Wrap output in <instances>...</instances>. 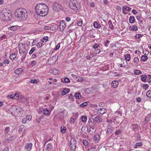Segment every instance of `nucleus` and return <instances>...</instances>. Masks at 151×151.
Masks as SVG:
<instances>
[{
	"label": "nucleus",
	"mask_w": 151,
	"mask_h": 151,
	"mask_svg": "<svg viewBox=\"0 0 151 151\" xmlns=\"http://www.w3.org/2000/svg\"><path fill=\"white\" fill-rule=\"evenodd\" d=\"M134 62L137 63L139 62V59L137 57H135L134 59Z\"/></svg>",
	"instance_id": "nucleus-57"
},
{
	"label": "nucleus",
	"mask_w": 151,
	"mask_h": 151,
	"mask_svg": "<svg viewBox=\"0 0 151 151\" xmlns=\"http://www.w3.org/2000/svg\"><path fill=\"white\" fill-rule=\"evenodd\" d=\"M16 55L15 53L12 54L10 56V57L11 59H14L16 58Z\"/></svg>",
	"instance_id": "nucleus-37"
},
{
	"label": "nucleus",
	"mask_w": 151,
	"mask_h": 151,
	"mask_svg": "<svg viewBox=\"0 0 151 151\" xmlns=\"http://www.w3.org/2000/svg\"><path fill=\"white\" fill-rule=\"evenodd\" d=\"M37 6L38 4H36V6L35 7L34 9L32 11V12L34 14V17L37 20L38 19V11H37Z\"/></svg>",
	"instance_id": "nucleus-9"
},
{
	"label": "nucleus",
	"mask_w": 151,
	"mask_h": 151,
	"mask_svg": "<svg viewBox=\"0 0 151 151\" xmlns=\"http://www.w3.org/2000/svg\"><path fill=\"white\" fill-rule=\"evenodd\" d=\"M30 82L32 83H35L37 82V81L35 79H31L29 81Z\"/></svg>",
	"instance_id": "nucleus-52"
},
{
	"label": "nucleus",
	"mask_w": 151,
	"mask_h": 151,
	"mask_svg": "<svg viewBox=\"0 0 151 151\" xmlns=\"http://www.w3.org/2000/svg\"><path fill=\"white\" fill-rule=\"evenodd\" d=\"M87 105V103L86 102H85L81 104L80 106L82 107H83L86 106Z\"/></svg>",
	"instance_id": "nucleus-49"
},
{
	"label": "nucleus",
	"mask_w": 151,
	"mask_h": 151,
	"mask_svg": "<svg viewBox=\"0 0 151 151\" xmlns=\"http://www.w3.org/2000/svg\"><path fill=\"white\" fill-rule=\"evenodd\" d=\"M23 44L22 43H20L19 44V52L21 54L23 55V58H21V60H23L25 58L26 55L27 53V50L24 47H21V46H23Z\"/></svg>",
	"instance_id": "nucleus-3"
},
{
	"label": "nucleus",
	"mask_w": 151,
	"mask_h": 151,
	"mask_svg": "<svg viewBox=\"0 0 151 151\" xmlns=\"http://www.w3.org/2000/svg\"><path fill=\"white\" fill-rule=\"evenodd\" d=\"M143 53L145 55H147L149 53V52L147 50H145L144 51H143Z\"/></svg>",
	"instance_id": "nucleus-62"
},
{
	"label": "nucleus",
	"mask_w": 151,
	"mask_h": 151,
	"mask_svg": "<svg viewBox=\"0 0 151 151\" xmlns=\"http://www.w3.org/2000/svg\"><path fill=\"white\" fill-rule=\"evenodd\" d=\"M48 37L46 36H44L42 39H41V41L42 42H44V41L43 40H44L46 41V42L48 40Z\"/></svg>",
	"instance_id": "nucleus-39"
},
{
	"label": "nucleus",
	"mask_w": 151,
	"mask_h": 151,
	"mask_svg": "<svg viewBox=\"0 0 151 151\" xmlns=\"http://www.w3.org/2000/svg\"><path fill=\"white\" fill-rule=\"evenodd\" d=\"M142 99L141 98L139 97H137L136 98V101L138 102H140L142 101Z\"/></svg>",
	"instance_id": "nucleus-63"
},
{
	"label": "nucleus",
	"mask_w": 151,
	"mask_h": 151,
	"mask_svg": "<svg viewBox=\"0 0 151 151\" xmlns=\"http://www.w3.org/2000/svg\"><path fill=\"white\" fill-rule=\"evenodd\" d=\"M146 96L148 98H151V91L149 90L146 93Z\"/></svg>",
	"instance_id": "nucleus-38"
},
{
	"label": "nucleus",
	"mask_w": 151,
	"mask_h": 151,
	"mask_svg": "<svg viewBox=\"0 0 151 151\" xmlns=\"http://www.w3.org/2000/svg\"><path fill=\"white\" fill-rule=\"evenodd\" d=\"M107 131L106 132V133L108 134H111L113 132V127L111 126H109L107 127Z\"/></svg>",
	"instance_id": "nucleus-13"
},
{
	"label": "nucleus",
	"mask_w": 151,
	"mask_h": 151,
	"mask_svg": "<svg viewBox=\"0 0 151 151\" xmlns=\"http://www.w3.org/2000/svg\"><path fill=\"white\" fill-rule=\"evenodd\" d=\"M9 127H7L4 130L5 134H7L8 133V132L9 131Z\"/></svg>",
	"instance_id": "nucleus-48"
},
{
	"label": "nucleus",
	"mask_w": 151,
	"mask_h": 151,
	"mask_svg": "<svg viewBox=\"0 0 151 151\" xmlns=\"http://www.w3.org/2000/svg\"><path fill=\"white\" fill-rule=\"evenodd\" d=\"M130 128L137 133L139 132V130L140 129V127L137 124H132L131 125Z\"/></svg>",
	"instance_id": "nucleus-6"
},
{
	"label": "nucleus",
	"mask_w": 151,
	"mask_h": 151,
	"mask_svg": "<svg viewBox=\"0 0 151 151\" xmlns=\"http://www.w3.org/2000/svg\"><path fill=\"white\" fill-rule=\"evenodd\" d=\"M108 23L109 25V26L110 27V29H113L114 28V25L112 23V22L111 20H109L108 22Z\"/></svg>",
	"instance_id": "nucleus-26"
},
{
	"label": "nucleus",
	"mask_w": 151,
	"mask_h": 151,
	"mask_svg": "<svg viewBox=\"0 0 151 151\" xmlns=\"http://www.w3.org/2000/svg\"><path fill=\"white\" fill-rule=\"evenodd\" d=\"M93 26L94 27L99 29L101 27V25L97 22H94L93 23Z\"/></svg>",
	"instance_id": "nucleus-20"
},
{
	"label": "nucleus",
	"mask_w": 151,
	"mask_h": 151,
	"mask_svg": "<svg viewBox=\"0 0 151 151\" xmlns=\"http://www.w3.org/2000/svg\"><path fill=\"white\" fill-rule=\"evenodd\" d=\"M83 144L85 146H86L88 145V141L87 140L85 139V140H83Z\"/></svg>",
	"instance_id": "nucleus-50"
},
{
	"label": "nucleus",
	"mask_w": 151,
	"mask_h": 151,
	"mask_svg": "<svg viewBox=\"0 0 151 151\" xmlns=\"http://www.w3.org/2000/svg\"><path fill=\"white\" fill-rule=\"evenodd\" d=\"M12 12L9 11L8 12H3L1 15L2 18L4 19V20L5 21H10L12 18Z\"/></svg>",
	"instance_id": "nucleus-4"
},
{
	"label": "nucleus",
	"mask_w": 151,
	"mask_h": 151,
	"mask_svg": "<svg viewBox=\"0 0 151 151\" xmlns=\"http://www.w3.org/2000/svg\"><path fill=\"white\" fill-rule=\"evenodd\" d=\"M35 49L36 48L35 47H33L32 48L29 52V54L31 55L32 54L33 52L35 50Z\"/></svg>",
	"instance_id": "nucleus-45"
},
{
	"label": "nucleus",
	"mask_w": 151,
	"mask_h": 151,
	"mask_svg": "<svg viewBox=\"0 0 151 151\" xmlns=\"http://www.w3.org/2000/svg\"><path fill=\"white\" fill-rule=\"evenodd\" d=\"M48 12V9H46L45 11H42L40 10V14H38V15L41 17H44L46 16Z\"/></svg>",
	"instance_id": "nucleus-12"
},
{
	"label": "nucleus",
	"mask_w": 151,
	"mask_h": 151,
	"mask_svg": "<svg viewBox=\"0 0 151 151\" xmlns=\"http://www.w3.org/2000/svg\"><path fill=\"white\" fill-rule=\"evenodd\" d=\"M89 130L90 131H92L93 132H95L96 130V127H89Z\"/></svg>",
	"instance_id": "nucleus-43"
},
{
	"label": "nucleus",
	"mask_w": 151,
	"mask_h": 151,
	"mask_svg": "<svg viewBox=\"0 0 151 151\" xmlns=\"http://www.w3.org/2000/svg\"><path fill=\"white\" fill-rule=\"evenodd\" d=\"M130 27L132 30L136 31L138 29L137 26L136 25L133 26L132 27L130 26Z\"/></svg>",
	"instance_id": "nucleus-33"
},
{
	"label": "nucleus",
	"mask_w": 151,
	"mask_h": 151,
	"mask_svg": "<svg viewBox=\"0 0 151 151\" xmlns=\"http://www.w3.org/2000/svg\"><path fill=\"white\" fill-rule=\"evenodd\" d=\"M66 128L65 127H64L63 128L61 127L60 130L61 132L63 133H65L66 131Z\"/></svg>",
	"instance_id": "nucleus-53"
},
{
	"label": "nucleus",
	"mask_w": 151,
	"mask_h": 151,
	"mask_svg": "<svg viewBox=\"0 0 151 151\" xmlns=\"http://www.w3.org/2000/svg\"><path fill=\"white\" fill-rule=\"evenodd\" d=\"M32 118V116L31 115H28L26 116V119L27 120H28L29 121H30Z\"/></svg>",
	"instance_id": "nucleus-46"
},
{
	"label": "nucleus",
	"mask_w": 151,
	"mask_h": 151,
	"mask_svg": "<svg viewBox=\"0 0 151 151\" xmlns=\"http://www.w3.org/2000/svg\"><path fill=\"white\" fill-rule=\"evenodd\" d=\"M129 21L130 23H133L135 21L134 17L132 16H130L129 19Z\"/></svg>",
	"instance_id": "nucleus-24"
},
{
	"label": "nucleus",
	"mask_w": 151,
	"mask_h": 151,
	"mask_svg": "<svg viewBox=\"0 0 151 151\" xmlns=\"http://www.w3.org/2000/svg\"><path fill=\"white\" fill-rule=\"evenodd\" d=\"M106 111V109L104 108H100L98 110V112L102 114H103L105 113Z\"/></svg>",
	"instance_id": "nucleus-18"
},
{
	"label": "nucleus",
	"mask_w": 151,
	"mask_h": 151,
	"mask_svg": "<svg viewBox=\"0 0 151 151\" xmlns=\"http://www.w3.org/2000/svg\"><path fill=\"white\" fill-rule=\"evenodd\" d=\"M83 24V21L82 20H80L77 22V25L79 26H81Z\"/></svg>",
	"instance_id": "nucleus-55"
},
{
	"label": "nucleus",
	"mask_w": 151,
	"mask_h": 151,
	"mask_svg": "<svg viewBox=\"0 0 151 151\" xmlns=\"http://www.w3.org/2000/svg\"><path fill=\"white\" fill-rule=\"evenodd\" d=\"M19 28V27L18 26H12L10 27V29L12 31H15Z\"/></svg>",
	"instance_id": "nucleus-16"
},
{
	"label": "nucleus",
	"mask_w": 151,
	"mask_h": 151,
	"mask_svg": "<svg viewBox=\"0 0 151 151\" xmlns=\"http://www.w3.org/2000/svg\"><path fill=\"white\" fill-rule=\"evenodd\" d=\"M134 73L137 75H139L142 73V72L141 71L139 70H135L134 71Z\"/></svg>",
	"instance_id": "nucleus-47"
},
{
	"label": "nucleus",
	"mask_w": 151,
	"mask_h": 151,
	"mask_svg": "<svg viewBox=\"0 0 151 151\" xmlns=\"http://www.w3.org/2000/svg\"><path fill=\"white\" fill-rule=\"evenodd\" d=\"M60 43H59L56 46V47L55 48L54 50H58L60 47Z\"/></svg>",
	"instance_id": "nucleus-58"
},
{
	"label": "nucleus",
	"mask_w": 151,
	"mask_h": 151,
	"mask_svg": "<svg viewBox=\"0 0 151 151\" xmlns=\"http://www.w3.org/2000/svg\"><path fill=\"white\" fill-rule=\"evenodd\" d=\"M53 9L55 11L59 12L63 9V6L59 3L55 2L52 6Z\"/></svg>",
	"instance_id": "nucleus-5"
},
{
	"label": "nucleus",
	"mask_w": 151,
	"mask_h": 151,
	"mask_svg": "<svg viewBox=\"0 0 151 151\" xmlns=\"http://www.w3.org/2000/svg\"><path fill=\"white\" fill-rule=\"evenodd\" d=\"M93 56L94 55L93 54L91 53L90 54L89 56H86V58L87 60H90L93 57Z\"/></svg>",
	"instance_id": "nucleus-32"
},
{
	"label": "nucleus",
	"mask_w": 151,
	"mask_h": 151,
	"mask_svg": "<svg viewBox=\"0 0 151 151\" xmlns=\"http://www.w3.org/2000/svg\"><path fill=\"white\" fill-rule=\"evenodd\" d=\"M28 14L27 10L22 8L18 9L15 12V15L19 18L20 20L24 21L26 19Z\"/></svg>",
	"instance_id": "nucleus-1"
},
{
	"label": "nucleus",
	"mask_w": 151,
	"mask_h": 151,
	"mask_svg": "<svg viewBox=\"0 0 151 151\" xmlns=\"http://www.w3.org/2000/svg\"><path fill=\"white\" fill-rule=\"evenodd\" d=\"M74 96L76 99H79L81 98V96L80 93H77L75 94Z\"/></svg>",
	"instance_id": "nucleus-29"
},
{
	"label": "nucleus",
	"mask_w": 151,
	"mask_h": 151,
	"mask_svg": "<svg viewBox=\"0 0 151 151\" xmlns=\"http://www.w3.org/2000/svg\"><path fill=\"white\" fill-rule=\"evenodd\" d=\"M32 147V143L27 144L25 145V148L28 151H29L31 149Z\"/></svg>",
	"instance_id": "nucleus-19"
},
{
	"label": "nucleus",
	"mask_w": 151,
	"mask_h": 151,
	"mask_svg": "<svg viewBox=\"0 0 151 151\" xmlns=\"http://www.w3.org/2000/svg\"><path fill=\"white\" fill-rule=\"evenodd\" d=\"M52 148L51 145L50 143H48L46 146V150L47 151H50Z\"/></svg>",
	"instance_id": "nucleus-28"
},
{
	"label": "nucleus",
	"mask_w": 151,
	"mask_h": 151,
	"mask_svg": "<svg viewBox=\"0 0 151 151\" xmlns=\"http://www.w3.org/2000/svg\"><path fill=\"white\" fill-rule=\"evenodd\" d=\"M71 76L74 79H76V80H77L78 78V76H77L76 75H75L73 74H72Z\"/></svg>",
	"instance_id": "nucleus-61"
},
{
	"label": "nucleus",
	"mask_w": 151,
	"mask_h": 151,
	"mask_svg": "<svg viewBox=\"0 0 151 151\" xmlns=\"http://www.w3.org/2000/svg\"><path fill=\"white\" fill-rule=\"evenodd\" d=\"M64 81L66 83H69L70 82V80L67 77H65V78Z\"/></svg>",
	"instance_id": "nucleus-54"
},
{
	"label": "nucleus",
	"mask_w": 151,
	"mask_h": 151,
	"mask_svg": "<svg viewBox=\"0 0 151 151\" xmlns=\"http://www.w3.org/2000/svg\"><path fill=\"white\" fill-rule=\"evenodd\" d=\"M40 110H42L43 111V114L47 116H49L50 115V110L47 109H44L43 110V108H40Z\"/></svg>",
	"instance_id": "nucleus-11"
},
{
	"label": "nucleus",
	"mask_w": 151,
	"mask_h": 151,
	"mask_svg": "<svg viewBox=\"0 0 151 151\" xmlns=\"http://www.w3.org/2000/svg\"><path fill=\"white\" fill-rule=\"evenodd\" d=\"M122 132L121 130L119 129L116 132L115 134L116 135H119L122 133Z\"/></svg>",
	"instance_id": "nucleus-40"
},
{
	"label": "nucleus",
	"mask_w": 151,
	"mask_h": 151,
	"mask_svg": "<svg viewBox=\"0 0 151 151\" xmlns=\"http://www.w3.org/2000/svg\"><path fill=\"white\" fill-rule=\"evenodd\" d=\"M70 147L71 149L75 150L76 147V141L74 139H72L70 140Z\"/></svg>",
	"instance_id": "nucleus-8"
},
{
	"label": "nucleus",
	"mask_w": 151,
	"mask_h": 151,
	"mask_svg": "<svg viewBox=\"0 0 151 151\" xmlns=\"http://www.w3.org/2000/svg\"><path fill=\"white\" fill-rule=\"evenodd\" d=\"M88 124H89V127H96V125H95V124L92 122L91 121L89 120L88 121Z\"/></svg>",
	"instance_id": "nucleus-25"
},
{
	"label": "nucleus",
	"mask_w": 151,
	"mask_h": 151,
	"mask_svg": "<svg viewBox=\"0 0 151 151\" xmlns=\"http://www.w3.org/2000/svg\"><path fill=\"white\" fill-rule=\"evenodd\" d=\"M22 71V68H20L15 70L14 71V73L17 74H20Z\"/></svg>",
	"instance_id": "nucleus-21"
},
{
	"label": "nucleus",
	"mask_w": 151,
	"mask_h": 151,
	"mask_svg": "<svg viewBox=\"0 0 151 151\" xmlns=\"http://www.w3.org/2000/svg\"><path fill=\"white\" fill-rule=\"evenodd\" d=\"M22 110V109L19 107H18L16 109V111L18 113H20Z\"/></svg>",
	"instance_id": "nucleus-42"
},
{
	"label": "nucleus",
	"mask_w": 151,
	"mask_h": 151,
	"mask_svg": "<svg viewBox=\"0 0 151 151\" xmlns=\"http://www.w3.org/2000/svg\"><path fill=\"white\" fill-rule=\"evenodd\" d=\"M70 90L68 88H65L63 91H62V95H64L68 94Z\"/></svg>",
	"instance_id": "nucleus-23"
},
{
	"label": "nucleus",
	"mask_w": 151,
	"mask_h": 151,
	"mask_svg": "<svg viewBox=\"0 0 151 151\" xmlns=\"http://www.w3.org/2000/svg\"><path fill=\"white\" fill-rule=\"evenodd\" d=\"M125 58L126 60V61H125L126 62H127L126 61L127 60L129 61L130 59V55L129 54H127L125 55Z\"/></svg>",
	"instance_id": "nucleus-27"
},
{
	"label": "nucleus",
	"mask_w": 151,
	"mask_h": 151,
	"mask_svg": "<svg viewBox=\"0 0 151 151\" xmlns=\"http://www.w3.org/2000/svg\"><path fill=\"white\" fill-rule=\"evenodd\" d=\"M111 85L112 87L116 88L119 85V82L117 81H114L111 83Z\"/></svg>",
	"instance_id": "nucleus-17"
},
{
	"label": "nucleus",
	"mask_w": 151,
	"mask_h": 151,
	"mask_svg": "<svg viewBox=\"0 0 151 151\" xmlns=\"http://www.w3.org/2000/svg\"><path fill=\"white\" fill-rule=\"evenodd\" d=\"M147 79V76L145 75H142L141 76V79L142 81L145 82Z\"/></svg>",
	"instance_id": "nucleus-31"
},
{
	"label": "nucleus",
	"mask_w": 151,
	"mask_h": 151,
	"mask_svg": "<svg viewBox=\"0 0 151 151\" xmlns=\"http://www.w3.org/2000/svg\"><path fill=\"white\" fill-rule=\"evenodd\" d=\"M69 6L71 9L76 12L80 10V6L78 3L74 0H70L69 1Z\"/></svg>",
	"instance_id": "nucleus-2"
},
{
	"label": "nucleus",
	"mask_w": 151,
	"mask_h": 151,
	"mask_svg": "<svg viewBox=\"0 0 151 151\" xmlns=\"http://www.w3.org/2000/svg\"><path fill=\"white\" fill-rule=\"evenodd\" d=\"M3 63H4L9 64V61L8 59L4 60V61Z\"/></svg>",
	"instance_id": "nucleus-64"
},
{
	"label": "nucleus",
	"mask_w": 151,
	"mask_h": 151,
	"mask_svg": "<svg viewBox=\"0 0 151 151\" xmlns=\"http://www.w3.org/2000/svg\"><path fill=\"white\" fill-rule=\"evenodd\" d=\"M102 118L99 116H97L95 117L94 119V121L97 123H100L102 121Z\"/></svg>",
	"instance_id": "nucleus-15"
},
{
	"label": "nucleus",
	"mask_w": 151,
	"mask_h": 151,
	"mask_svg": "<svg viewBox=\"0 0 151 151\" xmlns=\"http://www.w3.org/2000/svg\"><path fill=\"white\" fill-rule=\"evenodd\" d=\"M143 88L145 90L148 89L149 87V85L147 84H144L142 86Z\"/></svg>",
	"instance_id": "nucleus-44"
},
{
	"label": "nucleus",
	"mask_w": 151,
	"mask_h": 151,
	"mask_svg": "<svg viewBox=\"0 0 151 151\" xmlns=\"http://www.w3.org/2000/svg\"><path fill=\"white\" fill-rule=\"evenodd\" d=\"M58 70L57 69L55 68H54L52 70V73L53 74L55 75L58 73Z\"/></svg>",
	"instance_id": "nucleus-35"
},
{
	"label": "nucleus",
	"mask_w": 151,
	"mask_h": 151,
	"mask_svg": "<svg viewBox=\"0 0 151 151\" xmlns=\"http://www.w3.org/2000/svg\"><path fill=\"white\" fill-rule=\"evenodd\" d=\"M15 137L14 136H12L8 138L7 139L9 142H10L15 139Z\"/></svg>",
	"instance_id": "nucleus-34"
},
{
	"label": "nucleus",
	"mask_w": 151,
	"mask_h": 151,
	"mask_svg": "<svg viewBox=\"0 0 151 151\" xmlns=\"http://www.w3.org/2000/svg\"><path fill=\"white\" fill-rule=\"evenodd\" d=\"M148 57L147 56L143 55L141 59L144 62L146 61Z\"/></svg>",
	"instance_id": "nucleus-36"
},
{
	"label": "nucleus",
	"mask_w": 151,
	"mask_h": 151,
	"mask_svg": "<svg viewBox=\"0 0 151 151\" xmlns=\"http://www.w3.org/2000/svg\"><path fill=\"white\" fill-rule=\"evenodd\" d=\"M55 58L56 57L55 56H52L48 60V62L50 63V64L52 63H54L56 61Z\"/></svg>",
	"instance_id": "nucleus-14"
},
{
	"label": "nucleus",
	"mask_w": 151,
	"mask_h": 151,
	"mask_svg": "<svg viewBox=\"0 0 151 151\" xmlns=\"http://www.w3.org/2000/svg\"><path fill=\"white\" fill-rule=\"evenodd\" d=\"M82 121L83 122H84L87 120V117L86 116H82L81 117Z\"/></svg>",
	"instance_id": "nucleus-41"
},
{
	"label": "nucleus",
	"mask_w": 151,
	"mask_h": 151,
	"mask_svg": "<svg viewBox=\"0 0 151 151\" xmlns=\"http://www.w3.org/2000/svg\"><path fill=\"white\" fill-rule=\"evenodd\" d=\"M142 145V143L141 142H137L136 144L135 147H137L138 146H141Z\"/></svg>",
	"instance_id": "nucleus-56"
},
{
	"label": "nucleus",
	"mask_w": 151,
	"mask_h": 151,
	"mask_svg": "<svg viewBox=\"0 0 151 151\" xmlns=\"http://www.w3.org/2000/svg\"><path fill=\"white\" fill-rule=\"evenodd\" d=\"M76 120V119L74 118L71 117L70 118V122L71 124L73 123Z\"/></svg>",
	"instance_id": "nucleus-51"
},
{
	"label": "nucleus",
	"mask_w": 151,
	"mask_h": 151,
	"mask_svg": "<svg viewBox=\"0 0 151 151\" xmlns=\"http://www.w3.org/2000/svg\"><path fill=\"white\" fill-rule=\"evenodd\" d=\"M46 9H48V8L45 4L42 3L38 4V10L44 12L45 11Z\"/></svg>",
	"instance_id": "nucleus-7"
},
{
	"label": "nucleus",
	"mask_w": 151,
	"mask_h": 151,
	"mask_svg": "<svg viewBox=\"0 0 151 151\" xmlns=\"http://www.w3.org/2000/svg\"><path fill=\"white\" fill-rule=\"evenodd\" d=\"M83 80V78L82 77L78 76V78L77 81H78L79 82H81Z\"/></svg>",
	"instance_id": "nucleus-59"
},
{
	"label": "nucleus",
	"mask_w": 151,
	"mask_h": 151,
	"mask_svg": "<svg viewBox=\"0 0 151 151\" xmlns=\"http://www.w3.org/2000/svg\"><path fill=\"white\" fill-rule=\"evenodd\" d=\"M65 26V22L64 20L60 21V31H63Z\"/></svg>",
	"instance_id": "nucleus-10"
},
{
	"label": "nucleus",
	"mask_w": 151,
	"mask_h": 151,
	"mask_svg": "<svg viewBox=\"0 0 151 151\" xmlns=\"http://www.w3.org/2000/svg\"><path fill=\"white\" fill-rule=\"evenodd\" d=\"M123 8V10L126 11H130L132 9L131 8L127 6H124Z\"/></svg>",
	"instance_id": "nucleus-30"
},
{
	"label": "nucleus",
	"mask_w": 151,
	"mask_h": 151,
	"mask_svg": "<svg viewBox=\"0 0 151 151\" xmlns=\"http://www.w3.org/2000/svg\"><path fill=\"white\" fill-rule=\"evenodd\" d=\"M99 47V45L96 43L93 46V47L95 49H96L97 48H98Z\"/></svg>",
	"instance_id": "nucleus-60"
},
{
	"label": "nucleus",
	"mask_w": 151,
	"mask_h": 151,
	"mask_svg": "<svg viewBox=\"0 0 151 151\" xmlns=\"http://www.w3.org/2000/svg\"><path fill=\"white\" fill-rule=\"evenodd\" d=\"M100 139V136L99 134H95L94 136L93 140L95 141L98 142Z\"/></svg>",
	"instance_id": "nucleus-22"
}]
</instances>
